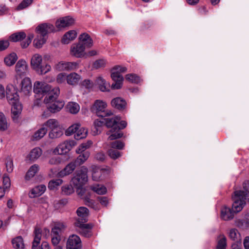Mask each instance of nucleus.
Returning a JSON list of instances; mask_svg holds the SVG:
<instances>
[{"instance_id":"1","label":"nucleus","mask_w":249,"mask_h":249,"mask_svg":"<svg viewBox=\"0 0 249 249\" xmlns=\"http://www.w3.org/2000/svg\"><path fill=\"white\" fill-rule=\"evenodd\" d=\"M233 200L232 210L226 206L221 210V217L224 220L232 219L234 213L240 212L246 204V200H249V195L245 194L244 191H236L232 196Z\"/></svg>"},{"instance_id":"2","label":"nucleus","mask_w":249,"mask_h":249,"mask_svg":"<svg viewBox=\"0 0 249 249\" xmlns=\"http://www.w3.org/2000/svg\"><path fill=\"white\" fill-rule=\"evenodd\" d=\"M59 93V89L55 88L49 93L48 97H46L44 99V102L48 104L47 108L51 112L59 111L64 106L63 101L56 100Z\"/></svg>"},{"instance_id":"3","label":"nucleus","mask_w":249,"mask_h":249,"mask_svg":"<svg viewBox=\"0 0 249 249\" xmlns=\"http://www.w3.org/2000/svg\"><path fill=\"white\" fill-rule=\"evenodd\" d=\"M121 120L119 116H115L112 118H107L104 119L105 124L107 127L111 129L107 132V134L109 135L108 140H114L121 138L123 134L122 132H116L119 127V122Z\"/></svg>"},{"instance_id":"4","label":"nucleus","mask_w":249,"mask_h":249,"mask_svg":"<svg viewBox=\"0 0 249 249\" xmlns=\"http://www.w3.org/2000/svg\"><path fill=\"white\" fill-rule=\"evenodd\" d=\"M42 57L39 54H35L31 60V66L38 74L42 75L51 70V66L48 64L42 65Z\"/></svg>"},{"instance_id":"5","label":"nucleus","mask_w":249,"mask_h":249,"mask_svg":"<svg viewBox=\"0 0 249 249\" xmlns=\"http://www.w3.org/2000/svg\"><path fill=\"white\" fill-rule=\"evenodd\" d=\"M126 67L120 65H116L112 68L111 77L115 83L112 84V89H119L122 87L124 77L121 73L126 72Z\"/></svg>"},{"instance_id":"6","label":"nucleus","mask_w":249,"mask_h":249,"mask_svg":"<svg viewBox=\"0 0 249 249\" xmlns=\"http://www.w3.org/2000/svg\"><path fill=\"white\" fill-rule=\"evenodd\" d=\"M88 168L83 166L76 170L71 179L73 184L78 189H81L88 181Z\"/></svg>"},{"instance_id":"7","label":"nucleus","mask_w":249,"mask_h":249,"mask_svg":"<svg viewBox=\"0 0 249 249\" xmlns=\"http://www.w3.org/2000/svg\"><path fill=\"white\" fill-rule=\"evenodd\" d=\"M34 37V35L30 34L27 37L25 38L26 34L23 32H19L11 35L10 36V39L13 42H18L25 39L24 40H23L21 42L20 45L22 48H26L31 43L32 40L33 39Z\"/></svg>"},{"instance_id":"8","label":"nucleus","mask_w":249,"mask_h":249,"mask_svg":"<svg viewBox=\"0 0 249 249\" xmlns=\"http://www.w3.org/2000/svg\"><path fill=\"white\" fill-rule=\"evenodd\" d=\"M107 107V103L102 100H97L91 108L92 112L95 113L97 116L101 117L110 116L111 113L110 111H106Z\"/></svg>"},{"instance_id":"9","label":"nucleus","mask_w":249,"mask_h":249,"mask_svg":"<svg viewBox=\"0 0 249 249\" xmlns=\"http://www.w3.org/2000/svg\"><path fill=\"white\" fill-rule=\"evenodd\" d=\"M51 91V86L45 82L36 81L34 83V91L38 98H42L46 94V97H48V94Z\"/></svg>"},{"instance_id":"10","label":"nucleus","mask_w":249,"mask_h":249,"mask_svg":"<svg viewBox=\"0 0 249 249\" xmlns=\"http://www.w3.org/2000/svg\"><path fill=\"white\" fill-rule=\"evenodd\" d=\"M41 238V231L40 229L36 228L34 230V239L32 243V249H51L48 243L43 242L41 246H39Z\"/></svg>"},{"instance_id":"11","label":"nucleus","mask_w":249,"mask_h":249,"mask_svg":"<svg viewBox=\"0 0 249 249\" xmlns=\"http://www.w3.org/2000/svg\"><path fill=\"white\" fill-rule=\"evenodd\" d=\"M74 225L76 227V231L82 235L86 237H91L92 235L91 229L93 225L90 224H85L78 221L75 222Z\"/></svg>"},{"instance_id":"12","label":"nucleus","mask_w":249,"mask_h":249,"mask_svg":"<svg viewBox=\"0 0 249 249\" xmlns=\"http://www.w3.org/2000/svg\"><path fill=\"white\" fill-rule=\"evenodd\" d=\"M74 140H67L59 144L54 150V153L58 155H63L69 152L75 146Z\"/></svg>"},{"instance_id":"13","label":"nucleus","mask_w":249,"mask_h":249,"mask_svg":"<svg viewBox=\"0 0 249 249\" xmlns=\"http://www.w3.org/2000/svg\"><path fill=\"white\" fill-rule=\"evenodd\" d=\"M78 63L76 62L61 61L56 63L53 67L54 70L61 71H71L78 68Z\"/></svg>"},{"instance_id":"14","label":"nucleus","mask_w":249,"mask_h":249,"mask_svg":"<svg viewBox=\"0 0 249 249\" xmlns=\"http://www.w3.org/2000/svg\"><path fill=\"white\" fill-rule=\"evenodd\" d=\"M7 100L9 104H13L19 99L16 88L12 84H8L5 90Z\"/></svg>"},{"instance_id":"15","label":"nucleus","mask_w":249,"mask_h":249,"mask_svg":"<svg viewBox=\"0 0 249 249\" xmlns=\"http://www.w3.org/2000/svg\"><path fill=\"white\" fill-rule=\"evenodd\" d=\"M54 31V26L50 23H43L39 25L36 28V32L37 34L43 36L48 37L47 35L49 33Z\"/></svg>"},{"instance_id":"16","label":"nucleus","mask_w":249,"mask_h":249,"mask_svg":"<svg viewBox=\"0 0 249 249\" xmlns=\"http://www.w3.org/2000/svg\"><path fill=\"white\" fill-rule=\"evenodd\" d=\"M20 92L25 96H29L32 93V86L29 78L25 77L20 84Z\"/></svg>"},{"instance_id":"17","label":"nucleus","mask_w":249,"mask_h":249,"mask_svg":"<svg viewBox=\"0 0 249 249\" xmlns=\"http://www.w3.org/2000/svg\"><path fill=\"white\" fill-rule=\"evenodd\" d=\"M85 47L81 43H74L71 48V53L72 55L77 57H82L85 54Z\"/></svg>"},{"instance_id":"18","label":"nucleus","mask_w":249,"mask_h":249,"mask_svg":"<svg viewBox=\"0 0 249 249\" xmlns=\"http://www.w3.org/2000/svg\"><path fill=\"white\" fill-rule=\"evenodd\" d=\"M81 241L76 235H71L67 241V249H81Z\"/></svg>"},{"instance_id":"19","label":"nucleus","mask_w":249,"mask_h":249,"mask_svg":"<svg viewBox=\"0 0 249 249\" xmlns=\"http://www.w3.org/2000/svg\"><path fill=\"white\" fill-rule=\"evenodd\" d=\"M16 76L21 77L26 75L28 71V65L26 62L20 59L18 61L15 66Z\"/></svg>"},{"instance_id":"20","label":"nucleus","mask_w":249,"mask_h":249,"mask_svg":"<svg viewBox=\"0 0 249 249\" xmlns=\"http://www.w3.org/2000/svg\"><path fill=\"white\" fill-rule=\"evenodd\" d=\"M74 22L73 18L67 16L60 18L56 21L55 25L59 30L72 25Z\"/></svg>"},{"instance_id":"21","label":"nucleus","mask_w":249,"mask_h":249,"mask_svg":"<svg viewBox=\"0 0 249 249\" xmlns=\"http://www.w3.org/2000/svg\"><path fill=\"white\" fill-rule=\"evenodd\" d=\"M78 217L76 219L75 222L79 220L81 222L86 223L88 221L89 214L88 209L84 207H79L76 211Z\"/></svg>"},{"instance_id":"22","label":"nucleus","mask_w":249,"mask_h":249,"mask_svg":"<svg viewBox=\"0 0 249 249\" xmlns=\"http://www.w3.org/2000/svg\"><path fill=\"white\" fill-rule=\"evenodd\" d=\"M76 165L74 161L71 162L68 164L63 169L58 172L57 174L58 177L63 178L70 175L75 170Z\"/></svg>"},{"instance_id":"23","label":"nucleus","mask_w":249,"mask_h":249,"mask_svg":"<svg viewBox=\"0 0 249 249\" xmlns=\"http://www.w3.org/2000/svg\"><path fill=\"white\" fill-rule=\"evenodd\" d=\"M95 85L103 92L109 90L110 85L101 76H98L95 81Z\"/></svg>"},{"instance_id":"24","label":"nucleus","mask_w":249,"mask_h":249,"mask_svg":"<svg viewBox=\"0 0 249 249\" xmlns=\"http://www.w3.org/2000/svg\"><path fill=\"white\" fill-rule=\"evenodd\" d=\"M79 42L83 44L85 48H90L93 45L92 39L89 35L87 33H83L79 36Z\"/></svg>"},{"instance_id":"25","label":"nucleus","mask_w":249,"mask_h":249,"mask_svg":"<svg viewBox=\"0 0 249 249\" xmlns=\"http://www.w3.org/2000/svg\"><path fill=\"white\" fill-rule=\"evenodd\" d=\"M46 190V186L44 185L37 186L32 189L30 193V197H35L41 196Z\"/></svg>"},{"instance_id":"26","label":"nucleus","mask_w":249,"mask_h":249,"mask_svg":"<svg viewBox=\"0 0 249 249\" xmlns=\"http://www.w3.org/2000/svg\"><path fill=\"white\" fill-rule=\"evenodd\" d=\"M77 36V33L74 30H71L67 32L62 38V42L64 44H68L74 40Z\"/></svg>"},{"instance_id":"27","label":"nucleus","mask_w":249,"mask_h":249,"mask_svg":"<svg viewBox=\"0 0 249 249\" xmlns=\"http://www.w3.org/2000/svg\"><path fill=\"white\" fill-rule=\"evenodd\" d=\"M81 76L75 72H72L67 75V83L70 85H76L79 83Z\"/></svg>"},{"instance_id":"28","label":"nucleus","mask_w":249,"mask_h":249,"mask_svg":"<svg viewBox=\"0 0 249 249\" xmlns=\"http://www.w3.org/2000/svg\"><path fill=\"white\" fill-rule=\"evenodd\" d=\"M111 103L113 107L118 109H123L124 108L126 105L125 101L120 97H117L113 99L111 101Z\"/></svg>"},{"instance_id":"29","label":"nucleus","mask_w":249,"mask_h":249,"mask_svg":"<svg viewBox=\"0 0 249 249\" xmlns=\"http://www.w3.org/2000/svg\"><path fill=\"white\" fill-rule=\"evenodd\" d=\"M42 153V150L40 148H34L31 151L28 156L29 160L32 161H35L40 157Z\"/></svg>"},{"instance_id":"30","label":"nucleus","mask_w":249,"mask_h":249,"mask_svg":"<svg viewBox=\"0 0 249 249\" xmlns=\"http://www.w3.org/2000/svg\"><path fill=\"white\" fill-rule=\"evenodd\" d=\"M12 107V113L13 115V118H17L18 115L20 113L22 110L21 105L19 103V99L16 101L13 104H10Z\"/></svg>"},{"instance_id":"31","label":"nucleus","mask_w":249,"mask_h":249,"mask_svg":"<svg viewBox=\"0 0 249 249\" xmlns=\"http://www.w3.org/2000/svg\"><path fill=\"white\" fill-rule=\"evenodd\" d=\"M43 126L50 129V131L59 126L58 121L54 119H50L43 124Z\"/></svg>"},{"instance_id":"32","label":"nucleus","mask_w":249,"mask_h":249,"mask_svg":"<svg viewBox=\"0 0 249 249\" xmlns=\"http://www.w3.org/2000/svg\"><path fill=\"white\" fill-rule=\"evenodd\" d=\"M63 134V132L60 126L51 130L49 133V137L50 139H54L60 138Z\"/></svg>"},{"instance_id":"33","label":"nucleus","mask_w":249,"mask_h":249,"mask_svg":"<svg viewBox=\"0 0 249 249\" xmlns=\"http://www.w3.org/2000/svg\"><path fill=\"white\" fill-rule=\"evenodd\" d=\"M66 108L67 110L71 114H76L78 113L80 109L79 105L75 102H69Z\"/></svg>"},{"instance_id":"34","label":"nucleus","mask_w":249,"mask_h":249,"mask_svg":"<svg viewBox=\"0 0 249 249\" xmlns=\"http://www.w3.org/2000/svg\"><path fill=\"white\" fill-rule=\"evenodd\" d=\"M47 37L37 35L36 37L34 40V45L36 48H40L45 43Z\"/></svg>"},{"instance_id":"35","label":"nucleus","mask_w":249,"mask_h":249,"mask_svg":"<svg viewBox=\"0 0 249 249\" xmlns=\"http://www.w3.org/2000/svg\"><path fill=\"white\" fill-rule=\"evenodd\" d=\"M13 247L15 249H23L24 245L23 240L21 236H18L12 240Z\"/></svg>"},{"instance_id":"36","label":"nucleus","mask_w":249,"mask_h":249,"mask_svg":"<svg viewBox=\"0 0 249 249\" xmlns=\"http://www.w3.org/2000/svg\"><path fill=\"white\" fill-rule=\"evenodd\" d=\"M89 156V152L84 151L77 158L74 162L77 165H80L83 164L88 159Z\"/></svg>"},{"instance_id":"37","label":"nucleus","mask_w":249,"mask_h":249,"mask_svg":"<svg viewBox=\"0 0 249 249\" xmlns=\"http://www.w3.org/2000/svg\"><path fill=\"white\" fill-rule=\"evenodd\" d=\"M88 134V130L84 127H79L76 133L74 134V138L79 140L86 137Z\"/></svg>"},{"instance_id":"38","label":"nucleus","mask_w":249,"mask_h":249,"mask_svg":"<svg viewBox=\"0 0 249 249\" xmlns=\"http://www.w3.org/2000/svg\"><path fill=\"white\" fill-rule=\"evenodd\" d=\"M18 59L17 55L15 53H12L7 56L4 58V62L8 66L14 65Z\"/></svg>"},{"instance_id":"39","label":"nucleus","mask_w":249,"mask_h":249,"mask_svg":"<svg viewBox=\"0 0 249 249\" xmlns=\"http://www.w3.org/2000/svg\"><path fill=\"white\" fill-rule=\"evenodd\" d=\"M39 170V166L37 164H34L28 170L26 176V179H29L33 177Z\"/></svg>"},{"instance_id":"40","label":"nucleus","mask_w":249,"mask_h":249,"mask_svg":"<svg viewBox=\"0 0 249 249\" xmlns=\"http://www.w3.org/2000/svg\"><path fill=\"white\" fill-rule=\"evenodd\" d=\"M47 129L42 124L41 128L36 131L33 135V138L35 140H38L43 138L47 133Z\"/></svg>"},{"instance_id":"41","label":"nucleus","mask_w":249,"mask_h":249,"mask_svg":"<svg viewBox=\"0 0 249 249\" xmlns=\"http://www.w3.org/2000/svg\"><path fill=\"white\" fill-rule=\"evenodd\" d=\"M92 190L99 195L105 194L107 191V188L102 185L95 184L90 187Z\"/></svg>"},{"instance_id":"42","label":"nucleus","mask_w":249,"mask_h":249,"mask_svg":"<svg viewBox=\"0 0 249 249\" xmlns=\"http://www.w3.org/2000/svg\"><path fill=\"white\" fill-rule=\"evenodd\" d=\"M125 79L128 81L135 84H138L141 81L140 77L133 73L126 74L125 75Z\"/></svg>"},{"instance_id":"43","label":"nucleus","mask_w":249,"mask_h":249,"mask_svg":"<svg viewBox=\"0 0 249 249\" xmlns=\"http://www.w3.org/2000/svg\"><path fill=\"white\" fill-rule=\"evenodd\" d=\"M8 128L7 119L3 113L0 112V130L5 131Z\"/></svg>"},{"instance_id":"44","label":"nucleus","mask_w":249,"mask_h":249,"mask_svg":"<svg viewBox=\"0 0 249 249\" xmlns=\"http://www.w3.org/2000/svg\"><path fill=\"white\" fill-rule=\"evenodd\" d=\"M63 183V180L61 179H53L49 181L48 188L50 190H54L57 189Z\"/></svg>"},{"instance_id":"45","label":"nucleus","mask_w":249,"mask_h":249,"mask_svg":"<svg viewBox=\"0 0 249 249\" xmlns=\"http://www.w3.org/2000/svg\"><path fill=\"white\" fill-rule=\"evenodd\" d=\"M80 126L79 124H75L70 126L66 131L65 133L67 136H70L72 134H76L79 127Z\"/></svg>"},{"instance_id":"46","label":"nucleus","mask_w":249,"mask_h":249,"mask_svg":"<svg viewBox=\"0 0 249 249\" xmlns=\"http://www.w3.org/2000/svg\"><path fill=\"white\" fill-rule=\"evenodd\" d=\"M108 155L112 159L116 160L122 156V153L113 148H111L108 151Z\"/></svg>"},{"instance_id":"47","label":"nucleus","mask_w":249,"mask_h":249,"mask_svg":"<svg viewBox=\"0 0 249 249\" xmlns=\"http://www.w3.org/2000/svg\"><path fill=\"white\" fill-rule=\"evenodd\" d=\"M226 246V238L223 235H221L219 237V240L216 248L220 249H225Z\"/></svg>"},{"instance_id":"48","label":"nucleus","mask_w":249,"mask_h":249,"mask_svg":"<svg viewBox=\"0 0 249 249\" xmlns=\"http://www.w3.org/2000/svg\"><path fill=\"white\" fill-rule=\"evenodd\" d=\"M61 189L62 193L65 195H70L74 192L72 186L69 184L63 186Z\"/></svg>"},{"instance_id":"49","label":"nucleus","mask_w":249,"mask_h":249,"mask_svg":"<svg viewBox=\"0 0 249 249\" xmlns=\"http://www.w3.org/2000/svg\"><path fill=\"white\" fill-rule=\"evenodd\" d=\"M229 235L230 238L234 241H237L240 237L238 231L235 229H231L230 231Z\"/></svg>"},{"instance_id":"50","label":"nucleus","mask_w":249,"mask_h":249,"mask_svg":"<svg viewBox=\"0 0 249 249\" xmlns=\"http://www.w3.org/2000/svg\"><path fill=\"white\" fill-rule=\"evenodd\" d=\"M111 148L119 150L123 149L124 147V143L121 141H116L111 143Z\"/></svg>"},{"instance_id":"51","label":"nucleus","mask_w":249,"mask_h":249,"mask_svg":"<svg viewBox=\"0 0 249 249\" xmlns=\"http://www.w3.org/2000/svg\"><path fill=\"white\" fill-rule=\"evenodd\" d=\"M92 144V142L91 141H89L87 143H84L81 144L79 148L77 150V152L79 153L80 152H84L86 149L89 148Z\"/></svg>"},{"instance_id":"52","label":"nucleus","mask_w":249,"mask_h":249,"mask_svg":"<svg viewBox=\"0 0 249 249\" xmlns=\"http://www.w3.org/2000/svg\"><path fill=\"white\" fill-rule=\"evenodd\" d=\"M33 2V0H23L17 7L18 10L23 9L29 6Z\"/></svg>"},{"instance_id":"53","label":"nucleus","mask_w":249,"mask_h":249,"mask_svg":"<svg viewBox=\"0 0 249 249\" xmlns=\"http://www.w3.org/2000/svg\"><path fill=\"white\" fill-rule=\"evenodd\" d=\"M6 170L8 173H11L13 170V160L10 158H7L6 160Z\"/></svg>"},{"instance_id":"54","label":"nucleus","mask_w":249,"mask_h":249,"mask_svg":"<svg viewBox=\"0 0 249 249\" xmlns=\"http://www.w3.org/2000/svg\"><path fill=\"white\" fill-rule=\"evenodd\" d=\"M67 81V74L65 73H59L56 77V82L59 84H62Z\"/></svg>"},{"instance_id":"55","label":"nucleus","mask_w":249,"mask_h":249,"mask_svg":"<svg viewBox=\"0 0 249 249\" xmlns=\"http://www.w3.org/2000/svg\"><path fill=\"white\" fill-rule=\"evenodd\" d=\"M106 65V61L103 59L96 60L93 63V67L95 69H99L104 67Z\"/></svg>"},{"instance_id":"56","label":"nucleus","mask_w":249,"mask_h":249,"mask_svg":"<svg viewBox=\"0 0 249 249\" xmlns=\"http://www.w3.org/2000/svg\"><path fill=\"white\" fill-rule=\"evenodd\" d=\"M101 171L100 170L94 171L93 172L92 176L93 180L95 181L99 180L101 178Z\"/></svg>"},{"instance_id":"57","label":"nucleus","mask_w":249,"mask_h":249,"mask_svg":"<svg viewBox=\"0 0 249 249\" xmlns=\"http://www.w3.org/2000/svg\"><path fill=\"white\" fill-rule=\"evenodd\" d=\"M61 160L58 157H53L51 158L49 161V163L51 165H57L61 162Z\"/></svg>"},{"instance_id":"58","label":"nucleus","mask_w":249,"mask_h":249,"mask_svg":"<svg viewBox=\"0 0 249 249\" xmlns=\"http://www.w3.org/2000/svg\"><path fill=\"white\" fill-rule=\"evenodd\" d=\"M82 86L87 89H90L93 87V83L89 80L86 79L82 82Z\"/></svg>"},{"instance_id":"59","label":"nucleus","mask_w":249,"mask_h":249,"mask_svg":"<svg viewBox=\"0 0 249 249\" xmlns=\"http://www.w3.org/2000/svg\"><path fill=\"white\" fill-rule=\"evenodd\" d=\"M11 185L10 179L8 176H4L3 177V185L5 189H8Z\"/></svg>"},{"instance_id":"60","label":"nucleus","mask_w":249,"mask_h":249,"mask_svg":"<svg viewBox=\"0 0 249 249\" xmlns=\"http://www.w3.org/2000/svg\"><path fill=\"white\" fill-rule=\"evenodd\" d=\"M68 203V200L66 199H62L59 201L55 204V207L57 208H59L66 205Z\"/></svg>"},{"instance_id":"61","label":"nucleus","mask_w":249,"mask_h":249,"mask_svg":"<svg viewBox=\"0 0 249 249\" xmlns=\"http://www.w3.org/2000/svg\"><path fill=\"white\" fill-rule=\"evenodd\" d=\"M103 124H105V121H99L98 120H96L94 122V127L96 129L97 131H101V130L99 129L101 126H102Z\"/></svg>"},{"instance_id":"62","label":"nucleus","mask_w":249,"mask_h":249,"mask_svg":"<svg viewBox=\"0 0 249 249\" xmlns=\"http://www.w3.org/2000/svg\"><path fill=\"white\" fill-rule=\"evenodd\" d=\"M9 45V43L8 40H0V51H2L6 49Z\"/></svg>"},{"instance_id":"63","label":"nucleus","mask_w":249,"mask_h":249,"mask_svg":"<svg viewBox=\"0 0 249 249\" xmlns=\"http://www.w3.org/2000/svg\"><path fill=\"white\" fill-rule=\"evenodd\" d=\"M54 227L58 231H60L61 232L64 231L66 228L65 225L63 223L57 222L54 224Z\"/></svg>"},{"instance_id":"64","label":"nucleus","mask_w":249,"mask_h":249,"mask_svg":"<svg viewBox=\"0 0 249 249\" xmlns=\"http://www.w3.org/2000/svg\"><path fill=\"white\" fill-rule=\"evenodd\" d=\"M95 158L98 160L104 161L105 160L106 156L103 152H100L95 155Z\"/></svg>"}]
</instances>
